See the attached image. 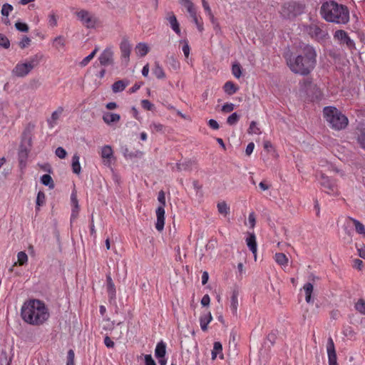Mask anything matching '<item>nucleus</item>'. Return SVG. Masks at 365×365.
<instances>
[{"label": "nucleus", "instance_id": "1", "mask_svg": "<svg viewBox=\"0 0 365 365\" xmlns=\"http://www.w3.org/2000/svg\"><path fill=\"white\" fill-rule=\"evenodd\" d=\"M316 57L314 48L307 45L302 48L300 54L288 58L287 63L293 73L306 76L314 68L317 63Z\"/></svg>", "mask_w": 365, "mask_h": 365}, {"label": "nucleus", "instance_id": "2", "mask_svg": "<svg viewBox=\"0 0 365 365\" xmlns=\"http://www.w3.org/2000/svg\"><path fill=\"white\" fill-rule=\"evenodd\" d=\"M23 320L31 325L43 324L49 318V312L45 304L38 299L26 302L21 312Z\"/></svg>", "mask_w": 365, "mask_h": 365}, {"label": "nucleus", "instance_id": "3", "mask_svg": "<svg viewBox=\"0 0 365 365\" xmlns=\"http://www.w3.org/2000/svg\"><path fill=\"white\" fill-rule=\"evenodd\" d=\"M322 17L329 22L346 24L349 21L348 8L334 1L324 2L320 9Z\"/></svg>", "mask_w": 365, "mask_h": 365}, {"label": "nucleus", "instance_id": "4", "mask_svg": "<svg viewBox=\"0 0 365 365\" xmlns=\"http://www.w3.org/2000/svg\"><path fill=\"white\" fill-rule=\"evenodd\" d=\"M323 114L329 126L336 130L344 129L348 125V118L336 108L333 106L325 107Z\"/></svg>", "mask_w": 365, "mask_h": 365}, {"label": "nucleus", "instance_id": "5", "mask_svg": "<svg viewBox=\"0 0 365 365\" xmlns=\"http://www.w3.org/2000/svg\"><path fill=\"white\" fill-rule=\"evenodd\" d=\"M76 16L82 25L88 29H96L102 24L98 16L85 9L76 11Z\"/></svg>", "mask_w": 365, "mask_h": 365}, {"label": "nucleus", "instance_id": "6", "mask_svg": "<svg viewBox=\"0 0 365 365\" xmlns=\"http://www.w3.org/2000/svg\"><path fill=\"white\" fill-rule=\"evenodd\" d=\"M38 64V60L37 57H33L29 59V61L18 63L13 69L12 73L17 77H24L28 75L34 67Z\"/></svg>", "mask_w": 365, "mask_h": 365}, {"label": "nucleus", "instance_id": "7", "mask_svg": "<svg viewBox=\"0 0 365 365\" xmlns=\"http://www.w3.org/2000/svg\"><path fill=\"white\" fill-rule=\"evenodd\" d=\"M334 38L338 41L341 46H344L351 50L355 48V43L349 37L347 32L344 30H337L334 34Z\"/></svg>", "mask_w": 365, "mask_h": 365}, {"label": "nucleus", "instance_id": "8", "mask_svg": "<svg viewBox=\"0 0 365 365\" xmlns=\"http://www.w3.org/2000/svg\"><path fill=\"white\" fill-rule=\"evenodd\" d=\"M319 183L324 192L331 195H338L339 192L335 182L324 174L321 175Z\"/></svg>", "mask_w": 365, "mask_h": 365}, {"label": "nucleus", "instance_id": "9", "mask_svg": "<svg viewBox=\"0 0 365 365\" xmlns=\"http://www.w3.org/2000/svg\"><path fill=\"white\" fill-rule=\"evenodd\" d=\"M327 351L328 355L329 365H338L335 346L331 337L328 338L327 344Z\"/></svg>", "mask_w": 365, "mask_h": 365}, {"label": "nucleus", "instance_id": "10", "mask_svg": "<svg viewBox=\"0 0 365 365\" xmlns=\"http://www.w3.org/2000/svg\"><path fill=\"white\" fill-rule=\"evenodd\" d=\"M101 66H108L113 64V51L112 47L106 48L98 58Z\"/></svg>", "mask_w": 365, "mask_h": 365}, {"label": "nucleus", "instance_id": "11", "mask_svg": "<svg viewBox=\"0 0 365 365\" xmlns=\"http://www.w3.org/2000/svg\"><path fill=\"white\" fill-rule=\"evenodd\" d=\"M120 49L121 52V58L128 64L130 60V55L131 51V45L127 38H123L120 44Z\"/></svg>", "mask_w": 365, "mask_h": 365}, {"label": "nucleus", "instance_id": "12", "mask_svg": "<svg viewBox=\"0 0 365 365\" xmlns=\"http://www.w3.org/2000/svg\"><path fill=\"white\" fill-rule=\"evenodd\" d=\"M155 212L157 218L155 228L158 231L162 232L165 225V208L158 207Z\"/></svg>", "mask_w": 365, "mask_h": 365}, {"label": "nucleus", "instance_id": "13", "mask_svg": "<svg viewBox=\"0 0 365 365\" xmlns=\"http://www.w3.org/2000/svg\"><path fill=\"white\" fill-rule=\"evenodd\" d=\"M113 151L110 145H104L101 150V156L103 160V163L106 165H110V159L113 158Z\"/></svg>", "mask_w": 365, "mask_h": 365}, {"label": "nucleus", "instance_id": "14", "mask_svg": "<svg viewBox=\"0 0 365 365\" xmlns=\"http://www.w3.org/2000/svg\"><path fill=\"white\" fill-rule=\"evenodd\" d=\"M309 34L319 40L325 38L328 34L317 25H312L309 29Z\"/></svg>", "mask_w": 365, "mask_h": 365}, {"label": "nucleus", "instance_id": "15", "mask_svg": "<svg viewBox=\"0 0 365 365\" xmlns=\"http://www.w3.org/2000/svg\"><path fill=\"white\" fill-rule=\"evenodd\" d=\"M166 19L169 22L171 29L179 36L181 34L180 24L173 12L170 11L167 14Z\"/></svg>", "mask_w": 365, "mask_h": 365}, {"label": "nucleus", "instance_id": "16", "mask_svg": "<svg viewBox=\"0 0 365 365\" xmlns=\"http://www.w3.org/2000/svg\"><path fill=\"white\" fill-rule=\"evenodd\" d=\"M120 120V115L118 113L106 112L103 115V120L108 125L114 123H118Z\"/></svg>", "mask_w": 365, "mask_h": 365}, {"label": "nucleus", "instance_id": "17", "mask_svg": "<svg viewBox=\"0 0 365 365\" xmlns=\"http://www.w3.org/2000/svg\"><path fill=\"white\" fill-rule=\"evenodd\" d=\"M63 111V108L62 107H58L55 111L52 113L51 118L48 120V123L51 128H53L56 125V122L62 114Z\"/></svg>", "mask_w": 365, "mask_h": 365}, {"label": "nucleus", "instance_id": "18", "mask_svg": "<svg viewBox=\"0 0 365 365\" xmlns=\"http://www.w3.org/2000/svg\"><path fill=\"white\" fill-rule=\"evenodd\" d=\"M106 281L108 297L110 299H113L115 298V287L110 274L106 276Z\"/></svg>", "mask_w": 365, "mask_h": 365}, {"label": "nucleus", "instance_id": "19", "mask_svg": "<svg viewBox=\"0 0 365 365\" xmlns=\"http://www.w3.org/2000/svg\"><path fill=\"white\" fill-rule=\"evenodd\" d=\"M212 317L210 312L200 316V327L202 331H207V325L212 321Z\"/></svg>", "mask_w": 365, "mask_h": 365}, {"label": "nucleus", "instance_id": "20", "mask_svg": "<svg viewBox=\"0 0 365 365\" xmlns=\"http://www.w3.org/2000/svg\"><path fill=\"white\" fill-rule=\"evenodd\" d=\"M247 245L249 247V249L252 251V252L254 254L255 257L256 258V253H257V242H256V237L255 234H250L249 237L246 240Z\"/></svg>", "mask_w": 365, "mask_h": 365}, {"label": "nucleus", "instance_id": "21", "mask_svg": "<svg viewBox=\"0 0 365 365\" xmlns=\"http://www.w3.org/2000/svg\"><path fill=\"white\" fill-rule=\"evenodd\" d=\"M128 83H129L128 81H123V80L118 81L112 85V91L113 93L121 92L126 88V86L128 85Z\"/></svg>", "mask_w": 365, "mask_h": 365}, {"label": "nucleus", "instance_id": "22", "mask_svg": "<svg viewBox=\"0 0 365 365\" xmlns=\"http://www.w3.org/2000/svg\"><path fill=\"white\" fill-rule=\"evenodd\" d=\"M238 304V292L237 291H234L230 299V309L233 314H237Z\"/></svg>", "mask_w": 365, "mask_h": 365}, {"label": "nucleus", "instance_id": "23", "mask_svg": "<svg viewBox=\"0 0 365 365\" xmlns=\"http://www.w3.org/2000/svg\"><path fill=\"white\" fill-rule=\"evenodd\" d=\"M166 352L165 344L163 341L158 343L155 350V355L157 358H163L165 356Z\"/></svg>", "mask_w": 365, "mask_h": 365}, {"label": "nucleus", "instance_id": "24", "mask_svg": "<svg viewBox=\"0 0 365 365\" xmlns=\"http://www.w3.org/2000/svg\"><path fill=\"white\" fill-rule=\"evenodd\" d=\"M153 73L158 79H163L165 77L163 68L160 65L159 62H155L154 68H153Z\"/></svg>", "mask_w": 365, "mask_h": 365}, {"label": "nucleus", "instance_id": "25", "mask_svg": "<svg viewBox=\"0 0 365 365\" xmlns=\"http://www.w3.org/2000/svg\"><path fill=\"white\" fill-rule=\"evenodd\" d=\"M149 47L145 43H139L135 47L136 53L140 57L145 56L149 52Z\"/></svg>", "mask_w": 365, "mask_h": 365}, {"label": "nucleus", "instance_id": "26", "mask_svg": "<svg viewBox=\"0 0 365 365\" xmlns=\"http://www.w3.org/2000/svg\"><path fill=\"white\" fill-rule=\"evenodd\" d=\"M303 289H304V292H305V299H306V302L307 303L312 302V293L313 289H314L313 284L312 283H310V282L306 283L304 285Z\"/></svg>", "mask_w": 365, "mask_h": 365}, {"label": "nucleus", "instance_id": "27", "mask_svg": "<svg viewBox=\"0 0 365 365\" xmlns=\"http://www.w3.org/2000/svg\"><path fill=\"white\" fill-rule=\"evenodd\" d=\"M274 259L275 262L280 266H287L288 264L289 259L284 253H276L274 255Z\"/></svg>", "mask_w": 365, "mask_h": 365}, {"label": "nucleus", "instance_id": "28", "mask_svg": "<svg viewBox=\"0 0 365 365\" xmlns=\"http://www.w3.org/2000/svg\"><path fill=\"white\" fill-rule=\"evenodd\" d=\"M223 88L224 91L230 96L233 95L238 90V87L235 86V83H232V81L226 82L224 85Z\"/></svg>", "mask_w": 365, "mask_h": 365}, {"label": "nucleus", "instance_id": "29", "mask_svg": "<svg viewBox=\"0 0 365 365\" xmlns=\"http://www.w3.org/2000/svg\"><path fill=\"white\" fill-rule=\"evenodd\" d=\"M349 220L353 222L354 227H355V230L356 231L357 233L360 234V235H363L364 236H365V227L364 225L361 222H359V220L354 219V218H352V217H349Z\"/></svg>", "mask_w": 365, "mask_h": 365}, {"label": "nucleus", "instance_id": "30", "mask_svg": "<svg viewBox=\"0 0 365 365\" xmlns=\"http://www.w3.org/2000/svg\"><path fill=\"white\" fill-rule=\"evenodd\" d=\"M53 45L58 51L64 48L66 46L65 38L62 36H58L56 37L53 39Z\"/></svg>", "mask_w": 365, "mask_h": 365}, {"label": "nucleus", "instance_id": "31", "mask_svg": "<svg viewBox=\"0 0 365 365\" xmlns=\"http://www.w3.org/2000/svg\"><path fill=\"white\" fill-rule=\"evenodd\" d=\"M81 165L79 163V156L77 154H75L72 157V170L73 172L76 174H79L81 173Z\"/></svg>", "mask_w": 365, "mask_h": 365}, {"label": "nucleus", "instance_id": "32", "mask_svg": "<svg viewBox=\"0 0 365 365\" xmlns=\"http://www.w3.org/2000/svg\"><path fill=\"white\" fill-rule=\"evenodd\" d=\"M187 12L190 14V16L192 17L194 23L197 26L198 30L200 31H202L203 30L202 24L200 23L197 16L196 11L195 8L188 10Z\"/></svg>", "mask_w": 365, "mask_h": 365}, {"label": "nucleus", "instance_id": "33", "mask_svg": "<svg viewBox=\"0 0 365 365\" xmlns=\"http://www.w3.org/2000/svg\"><path fill=\"white\" fill-rule=\"evenodd\" d=\"M98 47H96L95 49L88 55L86 57H85L81 62H80V66L81 67H84L86 66H87L88 64V63L94 58V56H96V53L98 52Z\"/></svg>", "mask_w": 365, "mask_h": 365}, {"label": "nucleus", "instance_id": "34", "mask_svg": "<svg viewBox=\"0 0 365 365\" xmlns=\"http://www.w3.org/2000/svg\"><path fill=\"white\" fill-rule=\"evenodd\" d=\"M41 182L43 185L48 186L49 188L54 187L53 180L52 178L48 174L42 175L41 178Z\"/></svg>", "mask_w": 365, "mask_h": 365}, {"label": "nucleus", "instance_id": "35", "mask_svg": "<svg viewBox=\"0 0 365 365\" xmlns=\"http://www.w3.org/2000/svg\"><path fill=\"white\" fill-rule=\"evenodd\" d=\"M150 128L153 133H163L165 132V126L160 123H152L150 125Z\"/></svg>", "mask_w": 365, "mask_h": 365}, {"label": "nucleus", "instance_id": "36", "mask_svg": "<svg viewBox=\"0 0 365 365\" xmlns=\"http://www.w3.org/2000/svg\"><path fill=\"white\" fill-rule=\"evenodd\" d=\"M217 210L220 214L227 215L230 212V207L225 202H219L217 205Z\"/></svg>", "mask_w": 365, "mask_h": 365}, {"label": "nucleus", "instance_id": "37", "mask_svg": "<svg viewBox=\"0 0 365 365\" xmlns=\"http://www.w3.org/2000/svg\"><path fill=\"white\" fill-rule=\"evenodd\" d=\"M240 120V115L237 113H233L227 118V123L230 125H235Z\"/></svg>", "mask_w": 365, "mask_h": 365}, {"label": "nucleus", "instance_id": "38", "mask_svg": "<svg viewBox=\"0 0 365 365\" xmlns=\"http://www.w3.org/2000/svg\"><path fill=\"white\" fill-rule=\"evenodd\" d=\"M232 73L233 76L237 78H240L242 75V70L241 66L239 63H234L232 67Z\"/></svg>", "mask_w": 365, "mask_h": 365}, {"label": "nucleus", "instance_id": "39", "mask_svg": "<svg viewBox=\"0 0 365 365\" xmlns=\"http://www.w3.org/2000/svg\"><path fill=\"white\" fill-rule=\"evenodd\" d=\"M356 309L361 314H365V301L360 299L355 304Z\"/></svg>", "mask_w": 365, "mask_h": 365}, {"label": "nucleus", "instance_id": "40", "mask_svg": "<svg viewBox=\"0 0 365 365\" xmlns=\"http://www.w3.org/2000/svg\"><path fill=\"white\" fill-rule=\"evenodd\" d=\"M17 258L19 265H24L28 261V256L24 252H19L17 255Z\"/></svg>", "mask_w": 365, "mask_h": 365}, {"label": "nucleus", "instance_id": "41", "mask_svg": "<svg viewBox=\"0 0 365 365\" xmlns=\"http://www.w3.org/2000/svg\"><path fill=\"white\" fill-rule=\"evenodd\" d=\"M248 133L250 134H260L259 128L257 126V123L255 121H252L250 125V128L248 129Z\"/></svg>", "mask_w": 365, "mask_h": 365}, {"label": "nucleus", "instance_id": "42", "mask_svg": "<svg viewBox=\"0 0 365 365\" xmlns=\"http://www.w3.org/2000/svg\"><path fill=\"white\" fill-rule=\"evenodd\" d=\"M48 25L51 27H55L57 25V16L51 12L48 16Z\"/></svg>", "mask_w": 365, "mask_h": 365}, {"label": "nucleus", "instance_id": "43", "mask_svg": "<svg viewBox=\"0 0 365 365\" xmlns=\"http://www.w3.org/2000/svg\"><path fill=\"white\" fill-rule=\"evenodd\" d=\"M0 46L8 48L10 46L9 40L4 34H0Z\"/></svg>", "mask_w": 365, "mask_h": 365}, {"label": "nucleus", "instance_id": "44", "mask_svg": "<svg viewBox=\"0 0 365 365\" xmlns=\"http://www.w3.org/2000/svg\"><path fill=\"white\" fill-rule=\"evenodd\" d=\"M358 143L365 149V128L361 130L357 138Z\"/></svg>", "mask_w": 365, "mask_h": 365}, {"label": "nucleus", "instance_id": "45", "mask_svg": "<svg viewBox=\"0 0 365 365\" xmlns=\"http://www.w3.org/2000/svg\"><path fill=\"white\" fill-rule=\"evenodd\" d=\"M13 10V6L9 4H4L1 8V14L3 16H9V13Z\"/></svg>", "mask_w": 365, "mask_h": 365}, {"label": "nucleus", "instance_id": "46", "mask_svg": "<svg viewBox=\"0 0 365 365\" xmlns=\"http://www.w3.org/2000/svg\"><path fill=\"white\" fill-rule=\"evenodd\" d=\"M29 152V150H28L26 148H23L22 147L21 148L19 153L21 163H22L23 161L27 158Z\"/></svg>", "mask_w": 365, "mask_h": 365}, {"label": "nucleus", "instance_id": "47", "mask_svg": "<svg viewBox=\"0 0 365 365\" xmlns=\"http://www.w3.org/2000/svg\"><path fill=\"white\" fill-rule=\"evenodd\" d=\"M45 194L43 192H38L36 197V205L40 207L45 203Z\"/></svg>", "mask_w": 365, "mask_h": 365}, {"label": "nucleus", "instance_id": "48", "mask_svg": "<svg viewBox=\"0 0 365 365\" xmlns=\"http://www.w3.org/2000/svg\"><path fill=\"white\" fill-rule=\"evenodd\" d=\"M158 200L160 202V205L158 207H162L165 208V192L161 190L158 192Z\"/></svg>", "mask_w": 365, "mask_h": 365}, {"label": "nucleus", "instance_id": "49", "mask_svg": "<svg viewBox=\"0 0 365 365\" xmlns=\"http://www.w3.org/2000/svg\"><path fill=\"white\" fill-rule=\"evenodd\" d=\"M235 104L232 103H227L222 106V111L224 113H230L232 112L235 109Z\"/></svg>", "mask_w": 365, "mask_h": 365}, {"label": "nucleus", "instance_id": "50", "mask_svg": "<svg viewBox=\"0 0 365 365\" xmlns=\"http://www.w3.org/2000/svg\"><path fill=\"white\" fill-rule=\"evenodd\" d=\"M15 27L17 30L22 32H27L29 31V26L25 23L16 22L15 24Z\"/></svg>", "mask_w": 365, "mask_h": 365}, {"label": "nucleus", "instance_id": "51", "mask_svg": "<svg viewBox=\"0 0 365 365\" xmlns=\"http://www.w3.org/2000/svg\"><path fill=\"white\" fill-rule=\"evenodd\" d=\"M55 154L61 159H64L67 155L66 150L62 147H58L55 151Z\"/></svg>", "mask_w": 365, "mask_h": 365}, {"label": "nucleus", "instance_id": "52", "mask_svg": "<svg viewBox=\"0 0 365 365\" xmlns=\"http://www.w3.org/2000/svg\"><path fill=\"white\" fill-rule=\"evenodd\" d=\"M141 105L142 107L147 110H151L153 108V104L151 103L148 100H142Z\"/></svg>", "mask_w": 365, "mask_h": 365}, {"label": "nucleus", "instance_id": "53", "mask_svg": "<svg viewBox=\"0 0 365 365\" xmlns=\"http://www.w3.org/2000/svg\"><path fill=\"white\" fill-rule=\"evenodd\" d=\"M190 163L185 162L182 163H177L176 167L178 171L187 170L189 169Z\"/></svg>", "mask_w": 365, "mask_h": 365}, {"label": "nucleus", "instance_id": "54", "mask_svg": "<svg viewBox=\"0 0 365 365\" xmlns=\"http://www.w3.org/2000/svg\"><path fill=\"white\" fill-rule=\"evenodd\" d=\"M180 3L187 9V11L194 8L193 4L190 0H180Z\"/></svg>", "mask_w": 365, "mask_h": 365}, {"label": "nucleus", "instance_id": "55", "mask_svg": "<svg viewBox=\"0 0 365 365\" xmlns=\"http://www.w3.org/2000/svg\"><path fill=\"white\" fill-rule=\"evenodd\" d=\"M30 42H31V39L27 36H24L22 38V40L19 42V46L21 48H25L30 44Z\"/></svg>", "mask_w": 365, "mask_h": 365}, {"label": "nucleus", "instance_id": "56", "mask_svg": "<svg viewBox=\"0 0 365 365\" xmlns=\"http://www.w3.org/2000/svg\"><path fill=\"white\" fill-rule=\"evenodd\" d=\"M183 43H184V45L182 46V51L184 53V55L186 58H188L189 56V54H190V46L188 45V43L187 41H183Z\"/></svg>", "mask_w": 365, "mask_h": 365}, {"label": "nucleus", "instance_id": "57", "mask_svg": "<svg viewBox=\"0 0 365 365\" xmlns=\"http://www.w3.org/2000/svg\"><path fill=\"white\" fill-rule=\"evenodd\" d=\"M145 365H156L155 361L153 360L150 354L145 356Z\"/></svg>", "mask_w": 365, "mask_h": 365}, {"label": "nucleus", "instance_id": "58", "mask_svg": "<svg viewBox=\"0 0 365 365\" xmlns=\"http://www.w3.org/2000/svg\"><path fill=\"white\" fill-rule=\"evenodd\" d=\"M78 212H79V206H78L77 207H73L72 212H71V222L77 218V217L78 215Z\"/></svg>", "mask_w": 365, "mask_h": 365}, {"label": "nucleus", "instance_id": "59", "mask_svg": "<svg viewBox=\"0 0 365 365\" xmlns=\"http://www.w3.org/2000/svg\"><path fill=\"white\" fill-rule=\"evenodd\" d=\"M212 351H214L215 352H217L218 354L222 352V344L219 341H215L214 343Z\"/></svg>", "mask_w": 365, "mask_h": 365}, {"label": "nucleus", "instance_id": "60", "mask_svg": "<svg viewBox=\"0 0 365 365\" xmlns=\"http://www.w3.org/2000/svg\"><path fill=\"white\" fill-rule=\"evenodd\" d=\"M208 125L211 128H212L214 130H217V129H219V127H220L218 123L214 119H210L208 121Z\"/></svg>", "mask_w": 365, "mask_h": 365}, {"label": "nucleus", "instance_id": "61", "mask_svg": "<svg viewBox=\"0 0 365 365\" xmlns=\"http://www.w3.org/2000/svg\"><path fill=\"white\" fill-rule=\"evenodd\" d=\"M210 302V298L208 294H205L202 297L201 299V304L202 306H208Z\"/></svg>", "mask_w": 365, "mask_h": 365}, {"label": "nucleus", "instance_id": "62", "mask_svg": "<svg viewBox=\"0 0 365 365\" xmlns=\"http://www.w3.org/2000/svg\"><path fill=\"white\" fill-rule=\"evenodd\" d=\"M356 247L360 257L365 259V246L361 245L359 247L356 246Z\"/></svg>", "mask_w": 365, "mask_h": 365}, {"label": "nucleus", "instance_id": "63", "mask_svg": "<svg viewBox=\"0 0 365 365\" xmlns=\"http://www.w3.org/2000/svg\"><path fill=\"white\" fill-rule=\"evenodd\" d=\"M104 344L108 348H113L114 346V342L108 336L105 337Z\"/></svg>", "mask_w": 365, "mask_h": 365}, {"label": "nucleus", "instance_id": "64", "mask_svg": "<svg viewBox=\"0 0 365 365\" xmlns=\"http://www.w3.org/2000/svg\"><path fill=\"white\" fill-rule=\"evenodd\" d=\"M354 267L361 270L363 267V262L361 259H356L354 260Z\"/></svg>", "mask_w": 365, "mask_h": 365}]
</instances>
